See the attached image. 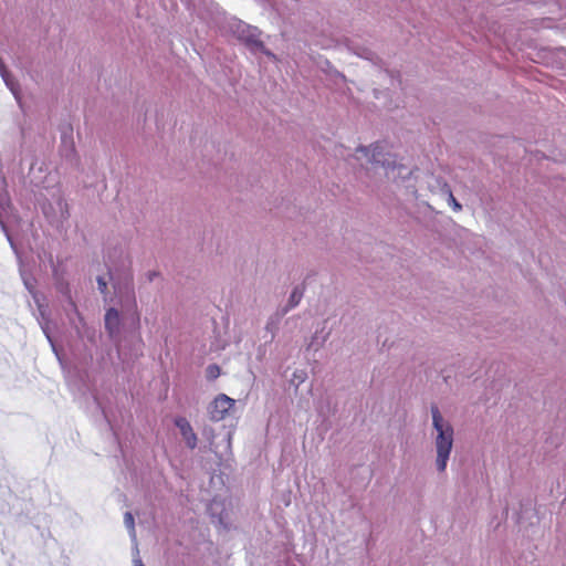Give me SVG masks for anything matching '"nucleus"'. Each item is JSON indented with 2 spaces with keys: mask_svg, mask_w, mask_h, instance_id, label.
I'll list each match as a JSON object with an SVG mask.
<instances>
[{
  "mask_svg": "<svg viewBox=\"0 0 566 566\" xmlns=\"http://www.w3.org/2000/svg\"><path fill=\"white\" fill-rule=\"evenodd\" d=\"M355 158L364 164L384 170L385 177L395 184L403 182L411 176V169L398 161L384 144L376 143L370 146H360L355 151Z\"/></svg>",
  "mask_w": 566,
  "mask_h": 566,
  "instance_id": "f257e3e1",
  "label": "nucleus"
},
{
  "mask_svg": "<svg viewBox=\"0 0 566 566\" xmlns=\"http://www.w3.org/2000/svg\"><path fill=\"white\" fill-rule=\"evenodd\" d=\"M432 444L434 450V467L439 474L447 471L452 449L454 446V428L451 422L442 416L437 406H432Z\"/></svg>",
  "mask_w": 566,
  "mask_h": 566,
  "instance_id": "f03ea898",
  "label": "nucleus"
},
{
  "mask_svg": "<svg viewBox=\"0 0 566 566\" xmlns=\"http://www.w3.org/2000/svg\"><path fill=\"white\" fill-rule=\"evenodd\" d=\"M231 30L239 40L244 41L252 50H261L269 57L276 60V56L263 46V43L259 39L260 33L256 28L241 21H234Z\"/></svg>",
  "mask_w": 566,
  "mask_h": 566,
  "instance_id": "7ed1b4c3",
  "label": "nucleus"
},
{
  "mask_svg": "<svg viewBox=\"0 0 566 566\" xmlns=\"http://www.w3.org/2000/svg\"><path fill=\"white\" fill-rule=\"evenodd\" d=\"M231 30L239 40L244 41L252 50H261L269 57L276 60V56L263 46V43L259 39L260 33L256 28L241 21H234Z\"/></svg>",
  "mask_w": 566,
  "mask_h": 566,
  "instance_id": "20e7f679",
  "label": "nucleus"
},
{
  "mask_svg": "<svg viewBox=\"0 0 566 566\" xmlns=\"http://www.w3.org/2000/svg\"><path fill=\"white\" fill-rule=\"evenodd\" d=\"M231 30L239 40L244 41L252 50H261L269 57L276 60V56L263 46V43L259 39L260 33L256 28L241 21H234Z\"/></svg>",
  "mask_w": 566,
  "mask_h": 566,
  "instance_id": "39448f33",
  "label": "nucleus"
},
{
  "mask_svg": "<svg viewBox=\"0 0 566 566\" xmlns=\"http://www.w3.org/2000/svg\"><path fill=\"white\" fill-rule=\"evenodd\" d=\"M234 400L224 394L218 395L208 407V413L212 421L223 420L234 406Z\"/></svg>",
  "mask_w": 566,
  "mask_h": 566,
  "instance_id": "423d86ee",
  "label": "nucleus"
},
{
  "mask_svg": "<svg viewBox=\"0 0 566 566\" xmlns=\"http://www.w3.org/2000/svg\"><path fill=\"white\" fill-rule=\"evenodd\" d=\"M175 424L179 429L187 447L195 449L197 446V434L193 432L189 421L186 418L179 417L175 420Z\"/></svg>",
  "mask_w": 566,
  "mask_h": 566,
  "instance_id": "0eeeda50",
  "label": "nucleus"
},
{
  "mask_svg": "<svg viewBox=\"0 0 566 566\" xmlns=\"http://www.w3.org/2000/svg\"><path fill=\"white\" fill-rule=\"evenodd\" d=\"M120 316L117 310L108 308L105 314V328L111 337H115L119 333Z\"/></svg>",
  "mask_w": 566,
  "mask_h": 566,
  "instance_id": "6e6552de",
  "label": "nucleus"
},
{
  "mask_svg": "<svg viewBox=\"0 0 566 566\" xmlns=\"http://www.w3.org/2000/svg\"><path fill=\"white\" fill-rule=\"evenodd\" d=\"M0 76L2 77L7 87L13 93L15 98H18V83L14 80V77L10 74V72L7 70L4 63L2 62L1 59H0Z\"/></svg>",
  "mask_w": 566,
  "mask_h": 566,
  "instance_id": "1a4fd4ad",
  "label": "nucleus"
},
{
  "mask_svg": "<svg viewBox=\"0 0 566 566\" xmlns=\"http://www.w3.org/2000/svg\"><path fill=\"white\" fill-rule=\"evenodd\" d=\"M441 192L443 196H446L448 205L452 208L453 211L460 212L462 210V205L458 202V200L454 198L450 187L444 184L441 187Z\"/></svg>",
  "mask_w": 566,
  "mask_h": 566,
  "instance_id": "9d476101",
  "label": "nucleus"
},
{
  "mask_svg": "<svg viewBox=\"0 0 566 566\" xmlns=\"http://www.w3.org/2000/svg\"><path fill=\"white\" fill-rule=\"evenodd\" d=\"M62 151L66 158L75 156V146L71 136L64 135L62 138Z\"/></svg>",
  "mask_w": 566,
  "mask_h": 566,
  "instance_id": "9b49d317",
  "label": "nucleus"
},
{
  "mask_svg": "<svg viewBox=\"0 0 566 566\" xmlns=\"http://www.w3.org/2000/svg\"><path fill=\"white\" fill-rule=\"evenodd\" d=\"M124 523H125L126 527L128 528L133 541H136L135 522H134V517L130 512L125 513Z\"/></svg>",
  "mask_w": 566,
  "mask_h": 566,
  "instance_id": "f8f14e48",
  "label": "nucleus"
},
{
  "mask_svg": "<svg viewBox=\"0 0 566 566\" xmlns=\"http://www.w3.org/2000/svg\"><path fill=\"white\" fill-rule=\"evenodd\" d=\"M220 374H221V370L218 365L212 364L206 368V377L209 380L217 379L220 376Z\"/></svg>",
  "mask_w": 566,
  "mask_h": 566,
  "instance_id": "ddd939ff",
  "label": "nucleus"
},
{
  "mask_svg": "<svg viewBox=\"0 0 566 566\" xmlns=\"http://www.w3.org/2000/svg\"><path fill=\"white\" fill-rule=\"evenodd\" d=\"M305 379H306V373L304 370H295L293 373V378L291 379V382L297 387L302 382H304Z\"/></svg>",
  "mask_w": 566,
  "mask_h": 566,
  "instance_id": "4468645a",
  "label": "nucleus"
},
{
  "mask_svg": "<svg viewBox=\"0 0 566 566\" xmlns=\"http://www.w3.org/2000/svg\"><path fill=\"white\" fill-rule=\"evenodd\" d=\"M355 53L358 56L369 60V61H375L377 59L376 54L374 52H371L369 49H360V50L356 51Z\"/></svg>",
  "mask_w": 566,
  "mask_h": 566,
  "instance_id": "2eb2a0df",
  "label": "nucleus"
},
{
  "mask_svg": "<svg viewBox=\"0 0 566 566\" xmlns=\"http://www.w3.org/2000/svg\"><path fill=\"white\" fill-rule=\"evenodd\" d=\"M326 340V336H323L321 339L315 335L313 337L312 343L310 344V347H313L315 350H317Z\"/></svg>",
  "mask_w": 566,
  "mask_h": 566,
  "instance_id": "dca6fc26",
  "label": "nucleus"
},
{
  "mask_svg": "<svg viewBox=\"0 0 566 566\" xmlns=\"http://www.w3.org/2000/svg\"><path fill=\"white\" fill-rule=\"evenodd\" d=\"M97 284H98V290L102 293H105L106 292V287H107L106 281L103 277H98L97 279Z\"/></svg>",
  "mask_w": 566,
  "mask_h": 566,
  "instance_id": "f3484780",
  "label": "nucleus"
},
{
  "mask_svg": "<svg viewBox=\"0 0 566 566\" xmlns=\"http://www.w3.org/2000/svg\"><path fill=\"white\" fill-rule=\"evenodd\" d=\"M134 566H145L139 558H134Z\"/></svg>",
  "mask_w": 566,
  "mask_h": 566,
  "instance_id": "a211bd4d",
  "label": "nucleus"
},
{
  "mask_svg": "<svg viewBox=\"0 0 566 566\" xmlns=\"http://www.w3.org/2000/svg\"><path fill=\"white\" fill-rule=\"evenodd\" d=\"M39 311L42 317H44V308L41 304H39Z\"/></svg>",
  "mask_w": 566,
  "mask_h": 566,
  "instance_id": "6ab92c4d",
  "label": "nucleus"
},
{
  "mask_svg": "<svg viewBox=\"0 0 566 566\" xmlns=\"http://www.w3.org/2000/svg\"><path fill=\"white\" fill-rule=\"evenodd\" d=\"M24 284L29 291H32L31 282L24 281Z\"/></svg>",
  "mask_w": 566,
  "mask_h": 566,
  "instance_id": "aec40b11",
  "label": "nucleus"
},
{
  "mask_svg": "<svg viewBox=\"0 0 566 566\" xmlns=\"http://www.w3.org/2000/svg\"><path fill=\"white\" fill-rule=\"evenodd\" d=\"M291 297L295 302V304L298 302V300H296V292H293Z\"/></svg>",
  "mask_w": 566,
  "mask_h": 566,
  "instance_id": "412c9836",
  "label": "nucleus"
},
{
  "mask_svg": "<svg viewBox=\"0 0 566 566\" xmlns=\"http://www.w3.org/2000/svg\"><path fill=\"white\" fill-rule=\"evenodd\" d=\"M42 329H43V332L45 333V335H46L48 339L51 342V338H50V336H49V334H48V332H46V327H45V326H42Z\"/></svg>",
  "mask_w": 566,
  "mask_h": 566,
  "instance_id": "4be33fe9",
  "label": "nucleus"
},
{
  "mask_svg": "<svg viewBox=\"0 0 566 566\" xmlns=\"http://www.w3.org/2000/svg\"><path fill=\"white\" fill-rule=\"evenodd\" d=\"M227 444H228V447L230 446V437H228V439H227Z\"/></svg>",
  "mask_w": 566,
  "mask_h": 566,
  "instance_id": "5701e85b",
  "label": "nucleus"
}]
</instances>
